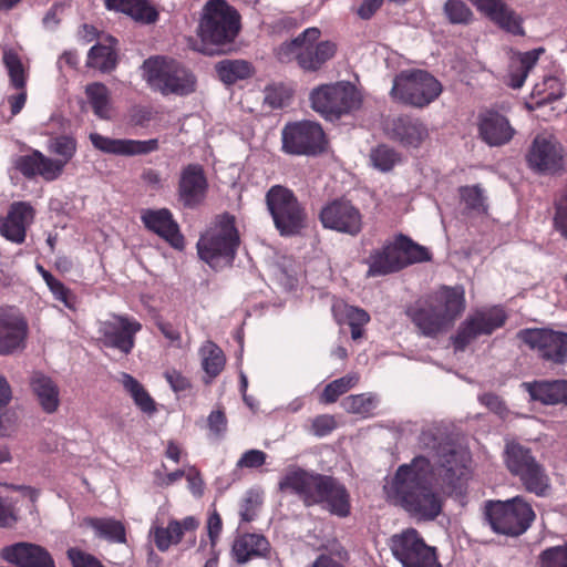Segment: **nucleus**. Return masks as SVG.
Returning <instances> with one entry per match:
<instances>
[{
    "instance_id": "nucleus-1",
    "label": "nucleus",
    "mask_w": 567,
    "mask_h": 567,
    "mask_svg": "<svg viewBox=\"0 0 567 567\" xmlns=\"http://www.w3.org/2000/svg\"><path fill=\"white\" fill-rule=\"evenodd\" d=\"M432 475L431 462L424 456H415L411 463L398 467L386 489L389 499L417 520L436 519L443 511L444 499L434 489Z\"/></svg>"
},
{
    "instance_id": "nucleus-2",
    "label": "nucleus",
    "mask_w": 567,
    "mask_h": 567,
    "mask_svg": "<svg viewBox=\"0 0 567 567\" xmlns=\"http://www.w3.org/2000/svg\"><path fill=\"white\" fill-rule=\"evenodd\" d=\"M278 488L296 495L306 507L320 505L339 518L351 514L350 494L333 476L292 467L281 476Z\"/></svg>"
},
{
    "instance_id": "nucleus-3",
    "label": "nucleus",
    "mask_w": 567,
    "mask_h": 567,
    "mask_svg": "<svg viewBox=\"0 0 567 567\" xmlns=\"http://www.w3.org/2000/svg\"><path fill=\"white\" fill-rule=\"evenodd\" d=\"M464 310V290L443 286L408 306L405 313L422 336L436 338L451 328Z\"/></svg>"
},
{
    "instance_id": "nucleus-4",
    "label": "nucleus",
    "mask_w": 567,
    "mask_h": 567,
    "mask_svg": "<svg viewBox=\"0 0 567 567\" xmlns=\"http://www.w3.org/2000/svg\"><path fill=\"white\" fill-rule=\"evenodd\" d=\"M240 246V236L236 218L229 213L216 217L214 225L197 241L199 258L210 268L231 266Z\"/></svg>"
},
{
    "instance_id": "nucleus-5",
    "label": "nucleus",
    "mask_w": 567,
    "mask_h": 567,
    "mask_svg": "<svg viewBox=\"0 0 567 567\" xmlns=\"http://www.w3.org/2000/svg\"><path fill=\"white\" fill-rule=\"evenodd\" d=\"M431 259L432 254L426 247L415 243L406 235L399 234L393 241L386 243L381 249L373 250L370 254L368 274L370 276H385Z\"/></svg>"
},
{
    "instance_id": "nucleus-6",
    "label": "nucleus",
    "mask_w": 567,
    "mask_h": 567,
    "mask_svg": "<svg viewBox=\"0 0 567 567\" xmlns=\"http://www.w3.org/2000/svg\"><path fill=\"white\" fill-rule=\"evenodd\" d=\"M318 28H308L297 38L282 43L277 49V58L280 62L288 63L296 60L306 72H316L332 59L337 51L336 43L331 41L318 42L320 38Z\"/></svg>"
},
{
    "instance_id": "nucleus-7",
    "label": "nucleus",
    "mask_w": 567,
    "mask_h": 567,
    "mask_svg": "<svg viewBox=\"0 0 567 567\" xmlns=\"http://www.w3.org/2000/svg\"><path fill=\"white\" fill-rule=\"evenodd\" d=\"M241 29V17L226 0H208L203 9L198 35L204 44L223 47L235 41Z\"/></svg>"
},
{
    "instance_id": "nucleus-8",
    "label": "nucleus",
    "mask_w": 567,
    "mask_h": 567,
    "mask_svg": "<svg viewBox=\"0 0 567 567\" xmlns=\"http://www.w3.org/2000/svg\"><path fill=\"white\" fill-rule=\"evenodd\" d=\"M309 101L315 112L333 122L358 111L363 103V96L351 82L339 81L312 89Z\"/></svg>"
},
{
    "instance_id": "nucleus-9",
    "label": "nucleus",
    "mask_w": 567,
    "mask_h": 567,
    "mask_svg": "<svg viewBox=\"0 0 567 567\" xmlns=\"http://www.w3.org/2000/svg\"><path fill=\"white\" fill-rule=\"evenodd\" d=\"M535 512L524 496L507 501H487L484 520L499 535L517 537L523 535L535 520Z\"/></svg>"
},
{
    "instance_id": "nucleus-10",
    "label": "nucleus",
    "mask_w": 567,
    "mask_h": 567,
    "mask_svg": "<svg viewBox=\"0 0 567 567\" xmlns=\"http://www.w3.org/2000/svg\"><path fill=\"white\" fill-rule=\"evenodd\" d=\"M504 461L508 472L518 478L526 492L538 497L549 494L550 477L529 447L516 442L507 443Z\"/></svg>"
},
{
    "instance_id": "nucleus-11",
    "label": "nucleus",
    "mask_w": 567,
    "mask_h": 567,
    "mask_svg": "<svg viewBox=\"0 0 567 567\" xmlns=\"http://www.w3.org/2000/svg\"><path fill=\"white\" fill-rule=\"evenodd\" d=\"M504 461L508 472L518 478L526 492L538 497L549 494L550 477L529 447L516 442L507 443Z\"/></svg>"
},
{
    "instance_id": "nucleus-12",
    "label": "nucleus",
    "mask_w": 567,
    "mask_h": 567,
    "mask_svg": "<svg viewBox=\"0 0 567 567\" xmlns=\"http://www.w3.org/2000/svg\"><path fill=\"white\" fill-rule=\"evenodd\" d=\"M145 78L154 90L163 95H188L196 90V76L181 62L164 56L147 59L144 64Z\"/></svg>"
},
{
    "instance_id": "nucleus-13",
    "label": "nucleus",
    "mask_w": 567,
    "mask_h": 567,
    "mask_svg": "<svg viewBox=\"0 0 567 567\" xmlns=\"http://www.w3.org/2000/svg\"><path fill=\"white\" fill-rule=\"evenodd\" d=\"M266 205L281 236H296L306 228V208L288 187L271 186L266 193Z\"/></svg>"
},
{
    "instance_id": "nucleus-14",
    "label": "nucleus",
    "mask_w": 567,
    "mask_h": 567,
    "mask_svg": "<svg viewBox=\"0 0 567 567\" xmlns=\"http://www.w3.org/2000/svg\"><path fill=\"white\" fill-rule=\"evenodd\" d=\"M516 339L539 361L549 367H563L567 363V332L553 328H524Z\"/></svg>"
},
{
    "instance_id": "nucleus-15",
    "label": "nucleus",
    "mask_w": 567,
    "mask_h": 567,
    "mask_svg": "<svg viewBox=\"0 0 567 567\" xmlns=\"http://www.w3.org/2000/svg\"><path fill=\"white\" fill-rule=\"evenodd\" d=\"M327 135L320 123L309 120L288 122L281 130V151L292 156L316 157L326 152Z\"/></svg>"
},
{
    "instance_id": "nucleus-16",
    "label": "nucleus",
    "mask_w": 567,
    "mask_h": 567,
    "mask_svg": "<svg viewBox=\"0 0 567 567\" xmlns=\"http://www.w3.org/2000/svg\"><path fill=\"white\" fill-rule=\"evenodd\" d=\"M441 82L424 70H412L399 74L391 90V95L400 102L414 107H425L442 93Z\"/></svg>"
},
{
    "instance_id": "nucleus-17",
    "label": "nucleus",
    "mask_w": 567,
    "mask_h": 567,
    "mask_svg": "<svg viewBox=\"0 0 567 567\" xmlns=\"http://www.w3.org/2000/svg\"><path fill=\"white\" fill-rule=\"evenodd\" d=\"M390 548L403 567H442L436 547L427 545L415 528L394 534Z\"/></svg>"
},
{
    "instance_id": "nucleus-18",
    "label": "nucleus",
    "mask_w": 567,
    "mask_h": 567,
    "mask_svg": "<svg viewBox=\"0 0 567 567\" xmlns=\"http://www.w3.org/2000/svg\"><path fill=\"white\" fill-rule=\"evenodd\" d=\"M567 152L563 144L550 134H537L527 153L528 167L545 175H563L566 172Z\"/></svg>"
},
{
    "instance_id": "nucleus-19",
    "label": "nucleus",
    "mask_w": 567,
    "mask_h": 567,
    "mask_svg": "<svg viewBox=\"0 0 567 567\" xmlns=\"http://www.w3.org/2000/svg\"><path fill=\"white\" fill-rule=\"evenodd\" d=\"M141 330L142 323L134 317L111 313L107 320L99 323V341L104 348L114 349L128 355L135 348L136 334Z\"/></svg>"
},
{
    "instance_id": "nucleus-20",
    "label": "nucleus",
    "mask_w": 567,
    "mask_h": 567,
    "mask_svg": "<svg viewBox=\"0 0 567 567\" xmlns=\"http://www.w3.org/2000/svg\"><path fill=\"white\" fill-rule=\"evenodd\" d=\"M507 315L503 308L493 307L477 310L470 315L458 327L452 342L456 351H464L467 346L481 336H491L505 326Z\"/></svg>"
},
{
    "instance_id": "nucleus-21",
    "label": "nucleus",
    "mask_w": 567,
    "mask_h": 567,
    "mask_svg": "<svg viewBox=\"0 0 567 567\" xmlns=\"http://www.w3.org/2000/svg\"><path fill=\"white\" fill-rule=\"evenodd\" d=\"M319 219L323 228L352 237L358 236L363 228V216L360 209L344 198L327 203L319 213Z\"/></svg>"
},
{
    "instance_id": "nucleus-22",
    "label": "nucleus",
    "mask_w": 567,
    "mask_h": 567,
    "mask_svg": "<svg viewBox=\"0 0 567 567\" xmlns=\"http://www.w3.org/2000/svg\"><path fill=\"white\" fill-rule=\"evenodd\" d=\"M478 137L491 147L508 144L515 136L516 130L507 116L494 109H484L477 115Z\"/></svg>"
},
{
    "instance_id": "nucleus-23",
    "label": "nucleus",
    "mask_w": 567,
    "mask_h": 567,
    "mask_svg": "<svg viewBox=\"0 0 567 567\" xmlns=\"http://www.w3.org/2000/svg\"><path fill=\"white\" fill-rule=\"evenodd\" d=\"M35 209L28 202H13L4 216H0V236L6 240L22 245L27 230L33 224Z\"/></svg>"
},
{
    "instance_id": "nucleus-24",
    "label": "nucleus",
    "mask_w": 567,
    "mask_h": 567,
    "mask_svg": "<svg viewBox=\"0 0 567 567\" xmlns=\"http://www.w3.org/2000/svg\"><path fill=\"white\" fill-rule=\"evenodd\" d=\"M28 322L14 307L0 308V354H11L24 346L28 336Z\"/></svg>"
},
{
    "instance_id": "nucleus-25",
    "label": "nucleus",
    "mask_w": 567,
    "mask_h": 567,
    "mask_svg": "<svg viewBox=\"0 0 567 567\" xmlns=\"http://www.w3.org/2000/svg\"><path fill=\"white\" fill-rule=\"evenodd\" d=\"M178 200L186 208L200 206L208 193L205 171L199 164H188L182 169L178 181Z\"/></svg>"
},
{
    "instance_id": "nucleus-26",
    "label": "nucleus",
    "mask_w": 567,
    "mask_h": 567,
    "mask_svg": "<svg viewBox=\"0 0 567 567\" xmlns=\"http://www.w3.org/2000/svg\"><path fill=\"white\" fill-rule=\"evenodd\" d=\"M1 557L17 567H55L51 553L41 545L19 542L1 549Z\"/></svg>"
},
{
    "instance_id": "nucleus-27",
    "label": "nucleus",
    "mask_w": 567,
    "mask_h": 567,
    "mask_svg": "<svg viewBox=\"0 0 567 567\" xmlns=\"http://www.w3.org/2000/svg\"><path fill=\"white\" fill-rule=\"evenodd\" d=\"M385 133L404 147L417 148L429 137L426 125L417 117L399 115L386 122Z\"/></svg>"
},
{
    "instance_id": "nucleus-28",
    "label": "nucleus",
    "mask_w": 567,
    "mask_h": 567,
    "mask_svg": "<svg viewBox=\"0 0 567 567\" xmlns=\"http://www.w3.org/2000/svg\"><path fill=\"white\" fill-rule=\"evenodd\" d=\"M141 219L146 229L164 239L174 249H184V236L169 209H147L142 214Z\"/></svg>"
},
{
    "instance_id": "nucleus-29",
    "label": "nucleus",
    "mask_w": 567,
    "mask_h": 567,
    "mask_svg": "<svg viewBox=\"0 0 567 567\" xmlns=\"http://www.w3.org/2000/svg\"><path fill=\"white\" fill-rule=\"evenodd\" d=\"M90 141L96 150L105 154L120 156L150 154L157 151L159 147L157 138L136 141L127 138H111L99 133H91Z\"/></svg>"
},
{
    "instance_id": "nucleus-30",
    "label": "nucleus",
    "mask_w": 567,
    "mask_h": 567,
    "mask_svg": "<svg viewBox=\"0 0 567 567\" xmlns=\"http://www.w3.org/2000/svg\"><path fill=\"white\" fill-rule=\"evenodd\" d=\"M472 4L501 29L514 35H525L523 19L504 0H470Z\"/></svg>"
},
{
    "instance_id": "nucleus-31",
    "label": "nucleus",
    "mask_w": 567,
    "mask_h": 567,
    "mask_svg": "<svg viewBox=\"0 0 567 567\" xmlns=\"http://www.w3.org/2000/svg\"><path fill=\"white\" fill-rule=\"evenodd\" d=\"M14 167L25 178L32 179L41 176L47 182L58 179L63 173V163L45 156L38 150H32L31 153L19 156L14 162Z\"/></svg>"
},
{
    "instance_id": "nucleus-32",
    "label": "nucleus",
    "mask_w": 567,
    "mask_h": 567,
    "mask_svg": "<svg viewBox=\"0 0 567 567\" xmlns=\"http://www.w3.org/2000/svg\"><path fill=\"white\" fill-rule=\"evenodd\" d=\"M271 546L262 534H239L231 546V556L238 565H246L254 559H264L270 556Z\"/></svg>"
},
{
    "instance_id": "nucleus-33",
    "label": "nucleus",
    "mask_w": 567,
    "mask_h": 567,
    "mask_svg": "<svg viewBox=\"0 0 567 567\" xmlns=\"http://www.w3.org/2000/svg\"><path fill=\"white\" fill-rule=\"evenodd\" d=\"M523 389L529 394L532 401L544 405L567 406V380H534L523 382Z\"/></svg>"
},
{
    "instance_id": "nucleus-34",
    "label": "nucleus",
    "mask_w": 567,
    "mask_h": 567,
    "mask_svg": "<svg viewBox=\"0 0 567 567\" xmlns=\"http://www.w3.org/2000/svg\"><path fill=\"white\" fill-rule=\"evenodd\" d=\"M29 386L41 410L47 414H53L60 406V389L47 374L34 371L29 379Z\"/></svg>"
},
{
    "instance_id": "nucleus-35",
    "label": "nucleus",
    "mask_w": 567,
    "mask_h": 567,
    "mask_svg": "<svg viewBox=\"0 0 567 567\" xmlns=\"http://www.w3.org/2000/svg\"><path fill=\"white\" fill-rule=\"evenodd\" d=\"M467 461L465 453L453 449L440 455L441 478L452 491L460 488L467 477Z\"/></svg>"
},
{
    "instance_id": "nucleus-36",
    "label": "nucleus",
    "mask_w": 567,
    "mask_h": 567,
    "mask_svg": "<svg viewBox=\"0 0 567 567\" xmlns=\"http://www.w3.org/2000/svg\"><path fill=\"white\" fill-rule=\"evenodd\" d=\"M198 527V522L193 516H187L182 520L172 519L168 522L167 527H155L154 543L159 551H166L172 545L178 544L185 532L195 530Z\"/></svg>"
},
{
    "instance_id": "nucleus-37",
    "label": "nucleus",
    "mask_w": 567,
    "mask_h": 567,
    "mask_svg": "<svg viewBox=\"0 0 567 567\" xmlns=\"http://www.w3.org/2000/svg\"><path fill=\"white\" fill-rule=\"evenodd\" d=\"M82 525L93 529L97 538L114 544L126 543V528L121 520L114 518L85 517Z\"/></svg>"
},
{
    "instance_id": "nucleus-38",
    "label": "nucleus",
    "mask_w": 567,
    "mask_h": 567,
    "mask_svg": "<svg viewBox=\"0 0 567 567\" xmlns=\"http://www.w3.org/2000/svg\"><path fill=\"white\" fill-rule=\"evenodd\" d=\"M109 10L123 12L135 21L153 23L157 20V11L147 4L146 0H105Z\"/></svg>"
},
{
    "instance_id": "nucleus-39",
    "label": "nucleus",
    "mask_w": 567,
    "mask_h": 567,
    "mask_svg": "<svg viewBox=\"0 0 567 567\" xmlns=\"http://www.w3.org/2000/svg\"><path fill=\"white\" fill-rule=\"evenodd\" d=\"M85 94L93 113L101 120H110L111 93L109 87L101 82H94L86 85Z\"/></svg>"
},
{
    "instance_id": "nucleus-40",
    "label": "nucleus",
    "mask_w": 567,
    "mask_h": 567,
    "mask_svg": "<svg viewBox=\"0 0 567 567\" xmlns=\"http://www.w3.org/2000/svg\"><path fill=\"white\" fill-rule=\"evenodd\" d=\"M218 78L225 84H234L252 75L251 64L245 60H223L215 66Z\"/></svg>"
},
{
    "instance_id": "nucleus-41",
    "label": "nucleus",
    "mask_w": 567,
    "mask_h": 567,
    "mask_svg": "<svg viewBox=\"0 0 567 567\" xmlns=\"http://www.w3.org/2000/svg\"><path fill=\"white\" fill-rule=\"evenodd\" d=\"M86 65L103 73H110L117 65L116 49L101 43L93 45L87 53Z\"/></svg>"
},
{
    "instance_id": "nucleus-42",
    "label": "nucleus",
    "mask_w": 567,
    "mask_h": 567,
    "mask_svg": "<svg viewBox=\"0 0 567 567\" xmlns=\"http://www.w3.org/2000/svg\"><path fill=\"white\" fill-rule=\"evenodd\" d=\"M122 384L131 395L136 406L146 414L156 412V403L146 389L134 377L128 373L122 374Z\"/></svg>"
},
{
    "instance_id": "nucleus-43",
    "label": "nucleus",
    "mask_w": 567,
    "mask_h": 567,
    "mask_svg": "<svg viewBox=\"0 0 567 567\" xmlns=\"http://www.w3.org/2000/svg\"><path fill=\"white\" fill-rule=\"evenodd\" d=\"M564 95V87L556 76H546L540 83H536L532 91L535 107H542L559 100Z\"/></svg>"
},
{
    "instance_id": "nucleus-44",
    "label": "nucleus",
    "mask_w": 567,
    "mask_h": 567,
    "mask_svg": "<svg viewBox=\"0 0 567 567\" xmlns=\"http://www.w3.org/2000/svg\"><path fill=\"white\" fill-rule=\"evenodd\" d=\"M202 367L209 379L220 374L226 364V357L223 350L214 342L208 341L202 349Z\"/></svg>"
},
{
    "instance_id": "nucleus-45",
    "label": "nucleus",
    "mask_w": 567,
    "mask_h": 567,
    "mask_svg": "<svg viewBox=\"0 0 567 567\" xmlns=\"http://www.w3.org/2000/svg\"><path fill=\"white\" fill-rule=\"evenodd\" d=\"M542 53H544V49L539 48L519 55V65L509 73V86L520 89L524 85L528 73L536 65Z\"/></svg>"
},
{
    "instance_id": "nucleus-46",
    "label": "nucleus",
    "mask_w": 567,
    "mask_h": 567,
    "mask_svg": "<svg viewBox=\"0 0 567 567\" xmlns=\"http://www.w3.org/2000/svg\"><path fill=\"white\" fill-rule=\"evenodd\" d=\"M2 61L8 71L11 86L13 89H24L28 75L19 54L12 49H4Z\"/></svg>"
},
{
    "instance_id": "nucleus-47",
    "label": "nucleus",
    "mask_w": 567,
    "mask_h": 567,
    "mask_svg": "<svg viewBox=\"0 0 567 567\" xmlns=\"http://www.w3.org/2000/svg\"><path fill=\"white\" fill-rule=\"evenodd\" d=\"M377 404V398L370 393L350 395L342 402L348 413L358 414L362 417L373 416Z\"/></svg>"
},
{
    "instance_id": "nucleus-48",
    "label": "nucleus",
    "mask_w": 567,
    "mask_h": 567,
    "mask_svg": "<svg viewBox=\"0 0 567 567\" xmlns=\"http://www.w3.org/2000/svg\"><path fill=\"white\" fill-rule=\"evenodd\" d=\"M264 94V104L272 110H277L289 104L293 90L282 82H275L265 87Z\"/></svg>"
},
{
    "instance_id": "nucleus-49",
    "label": "nucleus",
    "mask_w": 567,
    "mask_h": 567,
    "mask_svg": "<svg viewBox=\"0 0 567 567\" xmlns=\"http://www.w3.org/2000/svg\"><path fill=\"white\" fill-rule=\"evenodd\" d=\"M370 159L375 168L389 172L400 162L401 157L394 148L381 144L371 151Z\"/></svg>"
},
{
    "instance_id": "nucleus-50",
    "label": "nucleus",
    "mask_w": 567,
    "mask_h": 567,
    "mask_svg": "<svg viewBox=\"0 0 567 567\" xmlns=\"http://www.w3.org/2000/svg\"><path fill=\"white\" fill-rule=\"evenodd\" d=\"M12 392L7 379L0 374V436L9 435L13 430L14 423L7 411V405L11 401Z\"/></svg>"
},
{
    "instance_id": "nucleus-51",
    "label": "nucleus",
    "mask_w": 567,
    "mask_h": 567,
    "mask_svg": "<svg viewBox=\"0 0 567 567\" xmlns=\"http://www.w3.org/2000/svg\"><path fill=\"white\" fill-rule=\"evenodd\" d=\"M49 150L61 157L54 161L63 163L64 168L76 152V140L69 135H59L50 141Z\"/></svg>"
},
{
    "instance_id": "nucleus-52",
    "label": "nucleus",
    "mask_w": 567,
    "mask_h": 567,
    "mask_svg": "<svg viewBox=\"0 0 567 567\" xmlns=\"http://www.w3.org/2000/svg\"><path fill=\"white\" fill-rule=\"evenodd\" d=\"M357 382L353 377H342L328 383L320 396V402L324 404L334 403L342 394L348 392Z\"/></svg>"
},
{
    "instance_id": "nucleus-53",
    "label": "nucleus",
    "mask_w": 567,
    "mask_h": 567,
    "mask_svg": "<svg viewBox=\"0 0 567 567\" xmlns=\"http://www.w3.org/2000/svg\"><path fill=\"white\" fill-rule=\"evenodd\" d=\"M443 9L452 24H467L472 21L473 12L462 0H447Z\"/></svg>"
},
{
    "instance_id": "nucleus-54",
    "label": "nucleus",
    "mask_w": 567,
    "mask_h": 567,
    "mask_svg": "<svg viewBox=\"0 0 567 567\" xmlns=\"http://www.w3.org/2000/svg\"><path fill=\"white\" fill-rule=\"evenodd\" d=\"M539 560L542 567H567V544L545 549Z\"/></svg>"
},
{
    "instance_id": "nucleus-55",
    "label": "nucleus",
    "mask_w": 567,
    "mask_h": 567,
    "mask_svg": "<svg viewBox=\"0 0 567 567\" xmlns=\"http://www.w3.org/2000/svg\"><path fill=\"white\" fill-rule=\"evenodd\" d=\"M262 503V497L258 492L248 491L240 504L241 522L250 523L257 517V512Z\"/></svg>"
},
{
    "instance_id": "nucleus-56",
    "label": "nucleus",
    "mask_w": 567,
    "mask_h": 567,
    "mask_svg": "<svg viewBox=\"0 0 567 567\" xmlns=\"http://www.w3.org/2000/svg\"><path fill=\"white\" fill-rule=\"evenodd\" d=\"M554 208V226L564 238H567V186L555 200Z\"/></svg>"
},
{
    "instance_id": "nucleus-57",
    "label": "nucleus",
    "mask_w": 567,
    "mask_h": 567,
    "mask_svg": "<svg viewBox=\"0 0 567 567\" xmlns=\"http://www.w3.org/2000/svg\"><path fill=\"white\" fill-rule=\"evenodd\" d=\"M66 557L72 567H104L100 559L78 547H70Z\"/></svg>"
},
{
    "instance_id": "nucleus-58",
    "label": "nucleus",
    "mask_w": 567,
    "mask_h": 567,
    "mask_svg": "<svg viewBox=\"0 0 567 567\" xmlns=\"http://www.w3.org/2000/svg\"><path fill=\"white\" fill-rule=\"evenodd\" d=\"M267 454L261 450H248L237 461L238 468H258L266 464Z\"/></svg>"
},
{
    "instance_id": "nucleus-59",
    "label": "nucleus",
    "mask_w": 567,
    "mask_h": 567,
    "mask_svg": "<svg viewBox=\"0 0 567 567\" xmlns=\"http://www.w3.org/2000/svg\"><path fill=\"white\" fill-rule=\"evenodd\" d=\"M336 427L337 421L329 414L318 415L311 422V433L318 437L329 435Z\"/></svg>"
},
{
    "instance_id": "nucleus-60",
    "label": "nucleus",
    "mask_w": 567,
    "mask_h": 567,
    "mask_svg": "<svg viewBox=\"0 0 567 567\" xmlns=\"http://www.w3.org/2000/svg\"><path fill=\"white\" fill-rule=\"evenodd\" d=\"M461 198L470 209H481L484 206V197L478 186H465L460 189Z\"/></svg>"
},
{
    "instance_id": "nucleus-61",
    "label": "nucleus",
    "mask_w": 567,
    "mask_h": 567,
    "mask_svg": "<svg viewBox=\"0 0 567 567\" xmlns=\"http://www.w3.org/2000/svg\"><path fill=\"white\" fill-rule=\"evenodd\" d=\"M47 286L56 300L61 301L65 307L70 309L73 308L74 296L62 281L54 278L53 281L49 282Z\"/></svg>"
},
{
    "instance_id": "nucleus-62",
    "label": "nucleus",
    "mask_w": 567,
    "mask_h": 567,
    "mask_svg": "<svg viewBox=\"0 0 567 567\" xmlns=\"http://www.w3.org/2000/svg\"><path fill=\"white\" fill-rule=\"evenodd\" d=\"M207 425L214 436H221L227 430V417L225 412L220 409L212 411L207 417Z\"/></svg>"
},
{
    "instance_id": "nucleus-63",
    "label": "nucleus",
    "mask_w": 567,
    "mask_h": 567,
    "mask_svg": "<svg viewBox=\"0 0 567 567\" xmlns=\"http://www.w3.org/2000/svg\"><path fill=\"white\" fill-rule=\"evenodd\" d=\"M155 324L161 333L175 347H181L182 333L179 329L172 322L163 320L162 318L156 319Z\"/></svg>"
},
{
    "instance_id": "nucleus-64",
    "label": "nucleus",
    "mask_w": 567,
    "mask_h": 567,
    "mask_svg": "<svg viewBox=\"0 0 567 567\" xmlns=\"http://www.w3.org/2000/svg\"><path fill=\"white\" fill-rule=\"evenodd\" d=\"M167 383L171 385L174 392H184L190 389L192 384L188 378L182 374V372L172 369L164 373Z\"/></svg>"
}]
</instances>
